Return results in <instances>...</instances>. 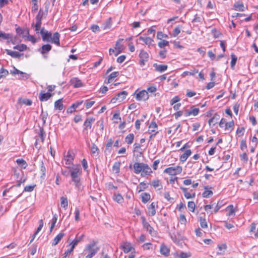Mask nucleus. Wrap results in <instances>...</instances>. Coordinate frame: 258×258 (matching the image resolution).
I'll return each mask as SVG.
<instances>
[{
    "label": "nucleus",
    "mask_w": 258,
    "mask_h": 258,
    "mask_svg": "<svg viewBox=\"0 0 258 258\" xmlns=\"http://www.w3.org/2000/svg\"><path fill=\"white\" fill-rule=\"evenodd\" d=\"M140 41H143L146 45H148L149 48L154 46V40L150 37H143L140 36L138 38Z\"/></svg>",
    "instance_id": "13"
},
{
    "label": "nucleus",
    "mask_w": 258,
    "mask_h": 258,
    "mask_svg": "<svg viewBox=\"0 0 258 258\" xmlns=\"http://www.w3.org/2000/svg\"><path fill=\"white\" fill-rule=\"evenodd\" d=\"M204 188L205 189V190L202 194L203 197L204 198H208L213 195V191L211 190H208L207 186H205Z\"/></svg>",
    "instance_id": "40"
},
{
    "label": "nucleus",
    "mask_w": 258,
    "mask_h": 258,
    "mask_svg": "<svg viewBox=\"0 0 258 258\" xmlns=\"http://www.w3.org/2000/svg\"><path fill=\"white\" fill-rule=\"evenodd\" d=\"M155 205H156V204L154 202H153L148 207V214L150 216L152 217L155 215V214H156Z\"/></svg>",
    "instance_id": "22"
},
{
    "label": "nucleus",
    "mask_w": 258,
    "mask_h": 258,
    "mask_svg": "<svg viewBox=\"0 0 258 258\" xmlns=\"http://www.w3.org/2000/svg\"><path fill=\"white\" fill-rule=\"evenodd\" d=\"M136 98L138 101L147 100L149 98L148 93L144 90L141 91L137 94Z\"/></svg>",
    "instance_id": "12"
},
{
    "label": "nucleus",
    "mask_w": 258,
    "mask_h": 258,
    "mask_svg": "<svg viewBox=\"0 0 258 258\" xmlns=\"http://www.w3.org/2000/svg\"><path fill=\"white\" fill-rule=\"evenodd\" d=\"M233 7L236 11H243L244 7L243 3H236L234 4Z\"/></svg>",
    "instance_id": "39"
},
{
    "label": "nucleus",
    "mask_w": 258,
    "mask_h": 258,
    "mask_svg": "<svg viewBox=\"0 0 258 258\" xmlns=\"http://www.w3.org/2000/svg\"><path fill=\"white\" fill-rule=\"evenodd\" d=\"M148 187L147 184L144 182H140L139 185L137 186V190L138 192H140Z\"/></svg>",
    "instance_id": "42"
},
{
    "label": "nucleus",
    "mask_w": 258,
    "mask_h": 258,
    "mask_svg": "<svg viewBox=\"0 0 258 258\" xmlns=\"http://www.w3.org/2000/svg\"><path fill=\"white\" fill-rule=\"evenodd\" d=\"M134 172L136 174L141 173V175L144 176L149 175L152 172L151 168L147 164L136 162L133 165Z\"/></svg>",
    "instance_id": "3"
},
{
    "label": "nucleus",
    "mask_w": 258,
    "mask_h": 258,
    "mask_svg": "<svg viewBox=\"0 0 258 258\" xmlns=\"http://www.w3.org/2000/svg\"><path fill=\"white\" fill-rule=\"evenodd\" d=\"M62 99H59L56 100L54 102V108L55 109H58L59 111H61L63 108V105L62 103Z\"/></svg>",
    "instance_id": "30"
},
{
    "label": "nucleus",
    "mask_w": 258,
    "mask_h": 258,
    "mask_svg": "<svg viewBox=\"0 0 258 258\" xmlns=\"http://www.w3.org/2000/svg\"><path fill=\"white\" fill-rule=\"evenodd\" d=\"M5 51L8 55H10L13 58H19L21 56V54L17 51H14L8 49H5Z\"/></svg>",
    "instance_id": "27"
},
{
    "label": "nucleus",
    "mask_w": 258,
    "mask_h": 258,
    "mask_svg": "<svg viewBox=\"0 0 258 258\" xmlns=\"http://www.w3.org/2000/svg\"><path fill=\"white\" fill-rule=\"evenodd\" d=\"M140 57L139 64L141 66H144L145 63L148 61L149 55L148 53L142 49L140 50V52L139 55Z\"/></svg>",
    "instance_id": "7"
},
{
    "label": "nucleus",
    "mask_w": 258,
    "mask_h": 258,
    "mask_svg": "<svg viewBox=\"0 0 258 258\" xmlns=\"http://www.w3.org/2000/svg\"><path fill=\"white\" fill-rule=\"evenodd\" d=\"M85 235L84 234L79 235V233H78L76 235V238L70 243L69 245H72L75 248L79 242L83 241V239Z\"/></svg>",
    "instance_id": "16"
},
{
    "label": "nucleus",
    "mask_w": 258,
    "mask_h": 258,
    "mask_svg": "<svg viewBox=\"0 0 258 258\" xmlns=\"http://www.w3.org/2000/svg\"><path fill=\"white\" fill-rule=\"evenodd\" d=\"M164 197L166 199H167L168 201L170 202H172L173 200V199L170 197L169 192H165L164 194Z\"/></svg>",
    "instance_id": "62"
},
{
    "label": "nucleus",
    "mask_w": 258,
    "mask_h": 258,
    "mask_svg": "<svg viewBox=\"0 0 258 258\" xmlns=\"http://www.w3.org/2000/svg\"><path fill=\"white\" fill-rule=\"evenodd\" d=\"M200 112V109L198 108H195L194 106H192L189 109H186L184 115L185 116H188L190 115L194 116L197 115Z\"/></svg>",
    "instance_id": "11"
},
{
    "label": "nucleus",
    "mask_w": 258,
    "mask_h": 258,
    "mask_svg": "<svg viewBox=\"0 0 258 258\" xmlns=\"http://www.w3.org/2000/svg\"><path fill=\"white\" fill-rule=\"evenodd\" d=\"M234 121H231L229 122H227L225 123V129L226 130H229V128H231V130H233V126H234Z\"/></svg>",
    "instance_id": "56"
},
{
    "label": "nucleus",
    "mask_w": 258,
    "mask_h": 258,
    "mask_svg": "<svg viewBox=\"0 0 258 258\" xmlns=\"http://www.w3.org/2000/svg\"><path fill=\"white\" fill-rule=\"evenodd\" d=\"M158 127L157 124L155 121H152L149 126L148 132L149 134L156 132L155 129Z\"/></svg>",
    "instance_id": "37"
},
{
    "label": "nucleus",
    "mask_w": 258,
    "mask_h": 258,
    "mask_svg": "<svg viewBox=\"0 0 258 258\" xmlns=\"http://www.w3.org/2000/svg\"><path fill=\"white\" fill-rule=\"evenodd\" d=\"M180 100V98L178 96H174L170 101V104L171 105H173L174 104L178 102Z\"/></svg>",
    "instance_id": "58"
},
{
    "label": "nucleus",
    "mask_w": 258,
    "mask_h": 258,
    "mask_svg": "<svg viewBox=\"0 0 258 258\" xmlns=\"http://www.w3.org/2000/svg\"><path fill=\"white\" fill-rule=\"evenodd\" d=\"M182 170V167L180 166H177L175 167H170L166 168L164 170V173L168 174L171 175H176L181 173Z\"/></svg>",
    "instance_id": "5"
},
{
    "label": "nucleus",
    "mask_w": 258,
    "mask_h": 258,
    "mask_svg": "<svg viewBox=\"0 0 258 258\" xmlns=\"http://www.w3.org/2000/svg\"><path fill=\"white\" fill-rule=\"evenodd\" d=\"M191 154V151L190 150L188 149V150H186L185 152L182 154L180 157V162H185L187 158L190 156Z\"/></svg>",
    "instance_id": "25"
},
{
    "label": "nucleus",
    "mask_w": 258,
    "mask_h": 258,
    "mask_svg": "<svg viewBox=\"0 0 258 258\" xmlns=\"http://www.w3.org/2000/svg\"><path fill=\"white\" fill-rule=\"evenodd\" d=\"M39 162L40 165V169L41 172V175L40 176V177L42 179H44L46 175V167L44 166V162L42 160L40 161Z\"/></svg>",
    "instance_id": "29"
},
{
    "label": "nucleus",
    "mask_w": 258,
    "mask_h": 258,
    "mask_svg": "<svg viewBox=\"0 0 258 258\" xmlns=\"http://www.w3.org/2000/svg\"><path fill=\"white\" fill-rule=\"evenodd\" d=\"M13 48L14 49L18 50L20 51H23L26 50L27 48V47L25 44H21L17 45L13 47Z\"/></svg>",
    "instance_id": "43"
},
{
    "label": "nucleus",
    "mask_w": 258,
    "mask_h": 258,
    "mask_svg": "<svg viewBox=\"0 0 258 258\" xmlns=\"http://www.w3.org/2000/svg\"><path fill=\"white\" fill-rule=\"evenodd\" d=\"M120 162H115L112 166V171L115 174H118L120 172Z\"/></svg>",
    "instance_id": "33"
},
{
    "label": "nucleus",
    "mask_w": 258,
    "mask_h": 258,
    "mask_svg": "<svg viewBox=\"0 0 258 258\" xmlns=\"http://www.w3.org/2000/svg\"><path fill=\"white\" fill-rule=\"evenodd\" d=\"M51 48L52 46L50 44H47L43 45L41 47L40 52L42 54H46L51 50Z\"/></svg>",
    "instance_id": "26"
},
{
    "label": "nucleus",
    "mask_w": 258,
    "mask_h": 258,
    "mask_svg": "<svg viewBox=\"0 0 258 258\" xmlns=\"http://www.w3.org/2000/svg\"><path fill=\"white\" fill-rule=\"evenodd\" d=\"M121 248L123 250L124 253H128L131 251L134 248L132 246L131 243L126 242L123 245L121 246Z\"/></svg>",
    "instance_id": "21"
},
{
    "label": "nucleus",
    "mask_w": 258,
    "mask_h": 258,
    "mask_svg": "<svg viewBox=\"0 0 258 258\" xmlns=\"http://www.w3.org/2000/svg\"><path fill=\"white\" fill-rule=\"evenodd\" d=\"M167 50L165 49L161 50L159 52V56L163 59L166 57Z\"/></svg>",
    "instance_id": "59"
},
{
    "label": "nucleus",
    "mask_w": 258,
    "mask_h": 258,
    "mask_svg": "<svg viewBox=\"0 0 258 258\" xmlns=\"http://www.w3.org/2000/svg\"><path fill=\"white\" fill-rule=\"evenodd\" d=\"M36 186L35 184L33 185H27L25 187L24 189V192H31L33 190L35 186Z\"/></svg>",
    "instance_id": "54"
},
{
    "label": "nucleus",
    "mask_w": 258,
    "mask_h": 258,
    "mask_svg": "<svg viewBox=\"0 0 258 258\" xmlns=\"http://www.w3.org/2000/svg\"><path fill=\"white\" fill-rule=\"evenodd\" d=\"M119 74L118 72H114L112 73L109 76L107 81V82H105V83H107V84L110 83L111 82V81L113 79H114L115 78L117 77L119 75Z\"/></svg>",
    "instance_id": "38"
},
{
    "label": "nucleus",
    "mask_w": 258,
    "mask_h": 258,
    "mask_svg": "<svg viewBox=\"0 0 258 258\" xmlns=\"http://www.w3.org/2000/svg\"><path fill=\"white\" fill-rule=\"evenodd\" d=\"M153 67L155 68L156 71L159 72H163L167 69V66L165 64H158L157 63H154Z\"/></svg>",
    "instance_id": "23"
},
{
    "label": "nucleus",
    "mask_w": 258,
    "mask_h": 258,
    "mask_svg": "<svg viewBox=\"0 0 258 258\" xmlns=\"http://www.w3.org/2000/svg\"><path fill=\"white\" fill-rule=\"evenodd\" d=\"M189 256V255L187 253L184 252H181L178 255L179 258H187Z\"/></svg>",
    "instance_id": "64"
},
{
    "label": "nucleus",
    "mask_w": 258,
    "mask_h": 258,
    "mask_svg": "<svg viewBox=\"0 0 258 258\" xmlns=\"http://www.w3.org/2000/svg\"><path fill=\"white\" fill-rule=\"evenodd\" d=\"M127 94L128 93L126 91H122L113 97L111 99L110 102L112 103H115L117 102H121L126 98Z\"/></svg>",
    "instance_id": "6"
},
{
    "label": "nucleus",
    "mask_w": 258,
    "mask_h": 258,
    "mask_svg": "<svg viewBox=\"0 0 258 258\" xmlns=\"http://www.w3.org/2000/svg\"><path fill=\"white\" fill-rule=\"evenodd\" d=\"M16 163L23 169H26L28 166L27 162L23 159H17Z\"/></svg>",
    "instance_id": "35"
},
{
    "label": "nucleus",
    "mask_w": 258,
    "mask_h": 258,
    "mask_svg": "<svg viewBox=\"0 0 258 258\" xmlns=\"http://www.w3.org/2000/svg\"><path fill=\"white\" fill-rule=\"evenodd\" d=\"M64 235V233L63 232H60L58 234H57L54 238L53 242L52 243V245L55 246L57 245L58 243V242L61 240V239L63 238Z\"/></svg>",
    "instance_id": "24"
},
{
    "label": "nucleus",
    "mask_w": 258,
    "mask_h": 258,
    "mask_svg": "<svg viewBox=\"0 0 258 258\" xmlns=\"http://www.w3.org/2000/svg\"><path fill=\"white\" fill-rule=\"evenodd\" d=\"M48 116V113L47 112H43V111L41 112L40 115V117L43 121V125H44L46 123V120Z\"/></svg>",
    "instance_id": "51"
},
{
    "label": "nucleus",
    "mask_w": 258,
    "mask_h": 258,
    "mask_svg": "<svg viewBox=\"0 0 258 258\" xmlns=\"http://www.w3.org/2000/svg\"><path fill=\"white\" fill-rule=\"evenodd\" d=\"M141 196L142 202L144 204L147 203L151 199V196L149 193L143 192L141 194Z\"/></svg>",
    "instance_id": "31"
},
{
    "label": "nucleus",
    "mask_w": 258,
    "mask_h": 258,
    "mask_svg": "<svg viewBox=\"0 0 258 258\" xmlns=\"http://www.w3.org/2000/svg\"><path fill=\"white\" fill-rule=\"evenodd\" d=\"M70 170L72 181L74 183L75 185L78 189H81L82 183L81 182L80 176L82 174V169L81 165L79 164L73 165L72 166L67 167Z\"/></svg>",
    "instance_id": "1"
},
{
    "label": "nucleus",
    "mask_w": 258,
    "mask_h": 258,
    "mask_svg": "<svg viewBox=\"0 0 258 258\" xmlns=\"http://www.w3.org/2000/svg\"><path fill=\"white\" fill-rule=\"evenodd\" d=\"M75 220L76 221H79L80 220V210L79 208H76L75 209Z\"/></svg>",
    "instance_id": "57"
},
{
    "label": "nucleus",
    "mask_w": 258,
    "mask_h": 258,
    "mask_svg": "<svg viewBox=\"0 0 258 258\" xmlns=\"http://www.w3.org/2000/svg\"><path fill=\"white\" fill-rule=\"evenodd\" d=\"M37 134L39 137L40 138L42 143H43L44 142L46 134L43 126L39 127V131L37 132Z\"/></svg>",
    "instance_id": "28"
},
{
    "label": "nucleus",
    "mask_w": 258,
    "mask_h": 258,
    "mask_svg": "<svg viewBox=\"0 0 258 258\" xmlns=\"http://www.w3.org/2000/svg\"><path fill=\"white\" fill-rule=\"evenodd\" d=\"M200 223L201 227L202 228H206L208 227L207 222L205 218H202V217H200Z\"/></svg>",
    "instance_id": "45"
},
{
    "label": "nucleus",
    "mask_w": 258,
    "mask_h": 258,
    "mask_svg": "<svg viewBox=\"0 0 258 258\" xmlns=\"http://www.w3.org/2000/svg\"><path fill=\"white\" fill-rule=\"evenodd\" d=\"M16 31L18 34L21 35L23 38L26 37L29 33V30L28 29L22 28L19 27L16 29Z\"/></svg>",
    "instance_id": "18"
},
{
    "label": "nucleus",
    "mask_w": 258,
    "mask_h": 258,
    "mask_svg": "<svg viewBox=\"0 0 258 258\" xmlns=\"http://www.w3.org/2000/svg\"><path fill=\"white\" fill-rule=\"evenodd\" d=\"M43 226V220L41 219L39 221V226L36 230V231L35 232V234H37L39 231L42 229V227Z\"/></svg>",
    "instance_id": "55"
},
{
    "label": "nucleus",
    "mask_w": 258,
    "mask_h": 258,
    "mask_svg": "<svg viewBox=\"0 0 258 258\" xmlns=\"http://www.w3.org/2000/svg\"><path fill=\"white\" fill-rule=\"evenodd\" d=\"M70 84L75 88L83 86V84L81 80L77 77L72 78L70 80Z\"/></svg>",
    "instance_id": "14"
},
{
    "label": "nucleus",
    "mask_w": 258,
    "mask_h": 258,
    "mask_svg": "<svg viewBox=\"0 0 258 258\" xmlns=\"http://www.w3.org/2000/svg\"><path fill=\"white\" fill-rule=\"evenodd\" d=\"M123 40V39H119L115 43V49L116 52L115 53V56H117L120 54L123 50V46L120 43L121 41Z\"/></svg>",
    "instance_id": "15"
},
{
    "label": "nucleus",
    "mask_w": 258,
    "mask_h": 258,
    "mask_svg": "<svg viewBox=\"0 0 258 258\" xmlns=\"http://www.w3.org/2000/svg\"><path fill=\"white\" fill-rule=\"evenodd\" d=\"M181 28L182 27L179 25L174 28L173 31V36L174 37H176L180 33Z\"/></svg>",
    "instance_id": "52"
},
{
    "label": "nucleus",
    "mask_w": 258,
    "mask_h": 258,
    "mask_svg": "<svg viewBox=\"0 0 258 258\" xmlns=\"http://www.w3.org/2000/svg\"><path fill=\"white\" fill-rule=\"evenodd\" d=\"M97 241L92 240L90 243L87 244L83 253L85 254L87 252L88 254L86 256V258L93 257L99 251V247L97 246Z\"/></svg>",
    "instance_id": "4"
},
{
    "label": "nucleus",
    "mask_w": 258,
    "mask_h": 258,
    "mask_svg": "<svg viewBox=\"0 0 258 258\" xmlns=\"http://www.w3.org/2000/svg\"><path fill=\"white\" fill-rule=\"evenodd\" d=\"M134 139V135L133 133L129 134L125 138V141L127 144H131Z\"/></svg>",
    "instance_id": "41"
},
{
    "label": "nucleus",
    "mask_w": 258,
    "mask_h": 258,
    "mask_svg": "<svg viewBox=\"0 0 258 258\" xmlns=\"http://www.w3.org/2000/svg\"><path fill=\"white\" fill-rule=\"evenodd\" d=\"M40 33L43 41L51 42L57 46H60L59 38L60 35L59 33L55 32L52 37L51 32L45 30L44 27L41 29Z\"/></svg>",
    "instance_id": "2"
},
{
    "label": "nucleus",
    "mask_w": 258,
    "mask_h": 258,
    "mask_svg": "<svg viewBox=\"0 0 258 258\" xmlns=\"http://www.w3.org/2000/svg\"><path fill=\"white\" fill-rule=\"evenodd\" d=\"M219 118V115L216 114L212 118H210L209 120V124L210 125H211V124L212 123H213V125H215L217 122L216 121H215V119L216 120H217Z\"/></svg>",
    "instance_id": "49"
},
{
    "label": "nucleus",
    "mask_w": 258,
    "mask_h": 258,
    "mask_svg": "<svg viewBox=\"0 0 258 258\" xmlns=\"http://www.w3.org/2000/svg\"><path fill=\"white\" fill-rule=\"evenodd\" d=\"M113 199L118 204L123 203L124 200L122 196L120 194H114Z\"/></svg>",
    "instance_id": "34"
},
{
    "label": "nucleus",
    "mask_w": 258,
    "mask_h": 258,
    "mask_svg": "<svg viewBox=\"0 0 258 258\" xmlns=\"http://www.w3.org/2000/svg\"><path fill=\"white\" fill-rule=\"evenodd\" d=\"M7 40L8 43L11 42L13 44H15L12 34L6 33L2 31H0V40Z\"/></svg>",
    "instance_id": "10"
},
{
    "label": "nucleus",
    "mask_w": 258,
    "mask_h": 258,
    "mask_svg": "<svg viewBox=\"0 0 258 258\" xmlns=\"http://www.w3.org/2000/svg\"><path fill=\"white\" fill-rule=\"evenodd\" d=\"M95 119L92 117H87L83 124V132L88 134V130L92 128V124L95 121Z\"/></svg>",
    "instance_id": "8"
},
{
    "label": "nucleus",
    "mask_w": 258,
    "mask_h": 258,
    "mask_svg": "<svg viewBox=\"0 0 258 258\" xmlns=\"http://www.w3.org/2000/svg\"><path fill=\"white\" fill-rule=\"evenodd\" d=\"M158 45L160 48H163L165 46L169 45V41L165 40H161V41L158 42Z\"/></svg>",
    "instance_id": "50"
},
{
    "label": "nucleus",
    "mask_w": 258,
    "mask_h": 258,
    "mask_svg": "<svg viewBox=\"0 0 258 258\" xmlns=\"http://www.w3.org/2000/svg\"><path fill=\"white\" fill-rule=\"evenodd\" d=\"M91 151L94 155L95 154L98 155L99 154V149L94 143L92 144Z\"/></svg>",
    "instance_id": "44"
},
{
    "label": "nucleus",
    "mask_w": 258,
    "mask_h": 258,
    "mask_svg": "<svg viewBox=\"0 0 258 258\" xmlns=\"http://www.w3.org/2000/svg\"><path fill=\"white\" fill-rule=\"evenodd\" d=\"M52 96V94L49 92L45 93L43 91H42L39 94V98L42 102L46 101H47Z\"/></svg>",
    "instance_id": "19"
},
{
    "label": "nucleus",
    "mask_w": 258,
    "mask_h": 258,
    "mask_svg": "<svg viewBox=\"0 0 258 258\" xmlns=\"http://www.w3.org/2000/svg\"><path fill=\"white\" fill-rule=\"evenodd\" d=\"M184 196L187 199H192V198H194L195 197L196 194L195 192H193L192 194H190V192H187L185 194H184Z\"/></svg>",
    "instance_id": "60"
},
{
    "label": "nucleus",
    "mask_w": 258,
    "mask_h": 258,
    "mask_svg": "<svg viewBox=\"0 0 258 258\" xmlns=\"http://www.w3.org/2000/svg\"><path fill=\"white\" fill-rule=\"evenodd\" d=\"M141 219L143 228L148 231L150 234L152 235L154 231V228L147 221L146 218L144 216H142Z\"/></svg>",
    "instance_id": "9"
},
{
    "label": "nucleus",
    "mask_w": 258,
    "mask_h": 258,
    "mask_svg": "<svg viewBox=\"0 0 258 258\" xmlns=\"http://www.w3.org/2000/svg\"><path fill=\"white\" fill-rule=\"evenodd\" d=\"M187 207L189 211L194 212L195 209L196 205L194 202L189 201L188 202Z\"/></svg>",
    "instance_id": "53"
},
{
    "label": "nucleus",
    "mask_w": 258,
    "mask_h": 258,
    "mask_svg": "<svg viewBox=\"0 0 258 258\" xmlns=\"http://www.w3.org/2000/svg\"><path fill=\"white\" fill-rule=\"evenodd\" d=\"M168 36L167 34L163 33V32L159 31L157 33V38L158 39L163 40V38H168Z\"/></svg>",
    "instance_id": "47"
},
{
    "label": "nucleus",
    "mask_w": 258,
    "mask_h": 258,
    "mask_svg": "<svg viewBox=\"0 0 258 258\" xmlns=\"http://www.w3.org/2000/svg\"><path fill=\"white\" fill-rule=\"evenodd\" d=\"M112 25L111 18L110 17L104 22L102 25V27L104 30L110 29Z\"/></svg>",
    "instance_id": "36"
},
{
    "label": "nucleus",
    "mask_w": 258,
    "mask_h": 258,
    "mask_svg": "<svg viewBox=\"0 0 258 258\" xmlns=\"http://www.w3.org/2000/svg\"><path fill=\"white\" fill-rule=\"evenodd\" d=\"M36 24L35 25V31L37 32V33H38L39 32V31L40 30V28H41V24H42V20H36Z\"/></svg>",
    "instance_id": "48"
},
{
    "label": "nucleus",
    "mask_w": 258,
    "mask_h": 258,
    "mask_svg": "<svg viewBox=\"0 0 258 258\" xmlns=\"http://www.w3.org/2000/svg\"><path fill=\"white\" fill-rule=\"evenodd\" d=\"M0 74L2 75L4 77H5L9 74V72L7 70L5 69L4 68H2L0 70Z\"/></svg>",
    "instance_id": "63"
},
{
    "label": "nucleus",
    "mask_w": 258,
    "mask_h": 258,
    "mask_svg": "<svg viewBox=\"0 0 258 258\" xmlns=\"http://www.w3.org/2000/svg\"><path fill=\"white\" fill-rule=\"evenodd\" d=\"M160 251L162 255L167 256L169 255L170 249L164 244H162L160 246Z\"/></svg>",
    "instance_id": "20"
},
{
    "label": "nucleus",
    "mask_w": 258,
    "mask_h": 258,
    "mask_svg": "<svg viewBox=\"0 0 258 258\" xmlns=\"http://www.w3.org/2000/svg\"><path fill=\"white\" fill-rule=\"evenodd\" d=\"M231 67L232 69H234V66L237 60V56L233 53L231 54Z\"/></svg>",
    "instance_id": "46"
},
{
    "label": "nucleus",
    "mask_w": 258,
    "mask_h": 258,
    "mask_svg": "<svg viewBox=\"0 0 258 258\" xmlns=\"http://www.w3.org/2000/svg\"><path fill=\"white\" fill-rule=\"evenodd\" d=\"M43 16V11L42 10L40 9L38 14L36 17V20H42V17Z\"/></svg>",
    "instance_id": "61"
},
{
    "label": "nucleus",
    "mask_w": 258,
    "mask_h": 258,
    "mask_svg": "<svg viewBox=\"0 0 258 258\" xmlns=\"http://www.w3.org/2000/svg\"><path fill=\"white\" fill-rule=\"evenodd\" d=\"M60 205L62 208L66 210L68 207V201L66 197H61L60 199Z\"/></svg>",
    "instance_id": "32"
},
{
    "label": "nucleus",
    "mask_w": 258,
    "mask_h": 258,
    "mask_svg": "<svg viewBox=\"0 0 258 258\" xmlns=\"http://www.w3.org/2000/svg\"><path fill=\"white\" fill-rule=\"evenodd\" d=\"M74 160V155L73 154V153L71 151H69L67 152V156H66V158L64 159L65 163L66 165H73V162Z\"/></svg>",
    "instance_id": "17"
}]
</instances>
